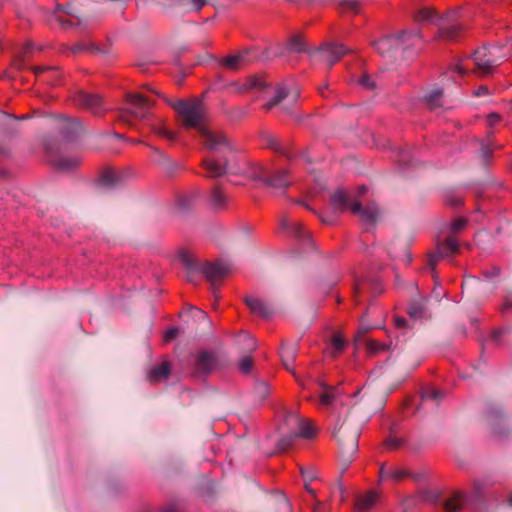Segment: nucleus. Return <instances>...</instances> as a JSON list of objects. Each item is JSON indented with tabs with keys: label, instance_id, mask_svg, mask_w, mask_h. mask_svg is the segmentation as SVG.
<instances>
[{
	"label": "nucleus",
	"instance_id": "1",
	"mask_svg": "<svg viewBox=\"0 0 512 512\" xmlns=\"http://www.w3.org/2000/svg\"><path fill=\"white\" fill-rule=\"evenodd\" d=\"M172 107L177 112L183 127L198 131L203 146L210 153L203 160L206 175L221 176L227 169V157L232 153L231 146L222 132L208 126L202 101L179 100L174 102Z\"/></svg>",
	"mask_w": 512,
	"mask_h": 512
},
{
	"label": "nucleus",
	"instance_id": "2",
	"mask_svg": "<svg viewBox=\"0 0 512 512\" xmlns=\"http://www.w3.org/2000/svg\"><path fill=\"white\" fill-rule=\"evenodd\" d=\"M461 9H451L439 16L434 8H421L415 16L419 24H434L438 27L439 37L444 40H457L464 32L465 25L461 22Z\"/></svg>",
	"mask_w": 512,
	"mask_h": 512
},
{
	"label": "nucleus",
	"instance_id": "3",
	"mask_svg": "<svg viewBox=\"0 0 512 512\" xmlns=\"http://www.w3.org/2000/svg\"><path fill=\"white\" fill-rule=\"evenodd\" d=\"M238 92L259 91L263 97L272 96V98L264 104L265 110H270L278 105L283 99L289 98L291 102H296L299 97V91L296 87L288 89L287 84L281 83L277 86H271L261 77H249L242 83H235Z\"/></svg>",
	"mask_w": 512,
	"mask_h": 512
},
{
	"label": "nucleus",
	"instance_id": "4",
	"mask_svg": "<svg viewBox=\"0 0 512 512\" xmlns=\"http://www.w3.org/2000/svg\"><path fill=\"white\" fill-rule=\"evenodd\" d=\"M495 51L494 47L477 48L472 55L459 59L453 71L458 77H464L470 73L478 77L486 76L499 64L495 57Z\"/></svg>",
	"mask_w": 512,
	"mask_h": 512
},
{
	"label": "nucleus",
	"instance_id": "5",
	"mask_svg": "<svg viewBox=\"0 0 512 512\" xmlns=\"http://www.w3.org/2000/svg\"><path fill=\"white\" fill-rule=\"evenodd\" d=\"M375 50L383 57L394 56L398 50L408 52L422 47V37L417 31H403L396 36H385L373 43Z\"/></svg>",
	"mask_w": 512,
	"mask_h": 512
},
{
	"label": "nucleus",
	"instance_id": "6",
	"mask_svg": "<svg viewBox=\"0 0 512 512\" xmlns=\"http://www.w3.org/2000/svg\"><path fill=\"white\" fill-rule=\"evenodd\" d=\"M332 208L337 212L351 211L358 215L362 223L369 228L379 217V210L375 204L362 208L357 200L352 199L344 190H337L330 200Z\"/></svg>",
	"mask_w": 512,
	"mask_h": 512
},
{
	"label": "nucleus",
	"instance_id": "7",
	"mask_svg": "<svg viewBox=\"0 0 512 512\" xmlns=\"http://www.w3.org/2000/svg\"><path fill=\"white\" fill-rule=\"evenodd\" d=\"M233 172L252 179L263 180L274 189L284 190L291 184L288 170L281 169L272 172L269 166L260 163H245L244 167Z\"/></svg>",
	"mask_w": 512,
	"mask_h": 512
},
{
	"label": "nucleus",
	"instance_id": "8",
	"mask_svg": "<svg viewBox=\"0 0 512 512\" xmlns=\"http://www.w3.org/2000/svg\"><path fill=\"white\" fill-rule=\"evenodd\" d=\"M281 431L287 434L278 442V449L285 451L292 446L298 437L311 438L315 435V429L312 425L294 413L286 415L281 426Z\"/></svg>",
	"mask_w": 512,
	"mask_h": 512
},
{
	"label": "nucleus",
	"instance_id": "9",
	"mask_svg": "<svg viewBox=\"0 0 512 512\" xmlns=\"http://www.w3.org/2000/svg\"><path fill=\"white\" fill-rule=\"evenodd\" d=\"M348 429L345 427H341L334 436L337 438L340 445V459L339 465L341 469V473L347 470L350 463L353 461L355 454L358 451V440L360 437L359 429H355L350 435H348Z\"/></svg>",
	"mask_w": 512,
	"mask_h": 512
},
{
	"label": "nucleus",
	"instance_id": "10",
	"mask_svg": "<svg viewBox=\"0 0 512 512\" xmlns=\"http://www.w3.org/2000/svg\"><path fill=\"white\" fill-rule=\"evenodd\" d=\"M128 103L131 109L121 115V120L129 122L130 117L144 118L148 114L150 107L153 105L154 100L149 96H144L141 93H132L128 95Z\"/></svg>",
	"mask_w": 512,
	"mask_h": 512
},
{
	"label": "nucleus",
	"instance_id": "11",
	"mask_svg": "<svg viewBox=\"0 0 512 512\" xmlns=\"http://www.w3.org/2000/svg\"><path fill=\"white\" fill-rule=\"evenodd\" d=\"M200 271L211 283L213 293L216 296V285L230 273L231 265L228 262L222 260L216 262H208L201 266Z\"/></svg>",
	"mask_w": 512,
	"mask_h": 512
},
{
	"label": "nucleus",
	"instance_id": "12",
	"mask_svg": "<svg viewBox=\"0 0 512 512\" xmlns=\"http://www.w3.org/2000/svg\"><path fill=\"white\" fill-rule=\"evenodd\" d=\"M346 53L348 50L343 45L327 44L314 51L311 56L313 60L323 62L327 68H331Z\"/></svg>",
	"mask_w": 512,
	"mask_h": 512
},
{
	"label": "nucleus",
	"instance_id": "13",
	"mask_svg": "<svg viewBox=\"0 0 512 512\" xmlns=\"http://www.w3.org/2000/svg\"><path fill=\"white\" fill-rule=\"evenodd\" d=\"M74 103L95 115H100L106 110L103 100L98 94L78 92L74 97Z\"/></svg>",
	"mask_w": 512,
	"mask_h": 512
},
{
	"label": "nucleus",
	"instance_id": "14",
	"mask_svg": "<svg viewBox=\"0 0 512 512\" xmlns=\"http://www.w3.org/2000/svg\"><path fill=\"white\" fill-rule=\"evenodd\" d=\"M459 249L457 239L454 236H449L445 241H438L436 250L429 257V264L435 266L436 263L445 257L453 256Z\"/></svg>",
	"mask_w": 512,
	"mask_h": 512
},
{
	"label": "nucleus",
	"instance_id": "15",
	"mask_svg": "<svg viewBox=\"0 0 512 512\" xmlns=\"http://www.w3.org/2000/svg\"><path fill=\"white\" fill-rule=\"evenodd\" d=\"M219 365L217 356L211 352H200L195 359V372L206 374L215 370Z\"/></svg>",
	"mask_w": 512,
	"mask_h": 512
},
{
	"label": "nucleus",
	"instance_id": "16",
	"mask_svg": "<svg viewBox=\"0 0 512 512\" xmlns=\"http://www.w3.org/2000/svg\"><path fill=\"white\" fill-rule=\"evenodd\" d=\"M245 302L253 314L260 316L262 318L268 319L274 313L273 306L259 297L248 296L245 299Z\"/></svg>",
	"mask_w": 512,
	"mask_h": 512
},
{
	"label": "nucleus",
	"instance_id": "17",
	"mask_svg": "<svg viewBox=\"0 0 512 512\" xmlns=\"http://www.w3.org/2000/svg\"><path fill=\"white\" fill-rule=\"evenodd\" d=\"M486 417L493 433L498 434V427L505 422L502 406L500 404H492L486 412Z\"/></svg>",
	"mask_w": 512,
	"mask_h": 512
},
{
	"label": "nucleus",
	"instance_id": "18",
	"mask_svg": "<svg viewBox=\"0 0 512 512\" xmlns=\"http://www.w3.org/2000/svg\"><path fill=\"white\" fill-rule=\"evenodd\" d=\"M408 475H409L408 471L403 468H399V467L386 468V466L384 464H382L380 466V470H379L380 481L398 482V481H401L402 479H404L405 477H407Z\"/></svg>",
	"mask_w": 512,
	"mask_h": 512
},
{
	"label": "nucleus",
	"instance_id": "19",
	"mask_svg": "<svg viewBox=\"0 0 512 512\" xmlns=\"http://www.w3.org/2000/svg\"><path fill=\"white\" fill-rule=\"evenodd\" d=\"M49 159L55 167L61 170H70L78 166L81 162V158L78 155L60 157L49 155Z\"/></svg>",
	"mask_w": 512,
	"mask_h": 512
},
{
	"label": "nucleus",
	"instance_id": "20",
	"mask_svg": "<svg viewBox=\"0 0 512 512\" xmlns=\"http://www.w3.org/2000/svg\"><path fill=\"white\" fill-rule=\"evenodd\" d=\"M280 358L285 369L292 372L296 358V347L294 345H283L280 349Z\"/></svg>",
	"mask_w": 512,
	"mask_h": 512
},
{
	"label": "nucleus",
	"instance_id": "21",
	"mask_svg": "<svg viewBox=\"0 0 512 512\" xmlns=\"http://www.w3.org/2000/svg\"><path fill=\"white\" fill-rule=\"evenodd\" d=\"M377 493L371 491L365 495H361L356 499L355 510L356 512H367L377 502Z\"/></svg>",
	"mask_w": 512,
	"mask_h": 512
},
{
	"label": "nucleus",
	"instance_id": "22",
	"mask_svg": "<svg viewBox=\"0 0 512 512\" xmlns=\"http://www.w3.org/2000/svg\"><path fill=\"white\" fill-rule=\"evenodd\" d=\"M282 229L292 233L298 238H305L308 236V233L304 230L302 224L295 220L289 219L287 217L281 220Z\"/></svg>",
	"mask_w": 512,
	"mask_h": 512
},
{
	"label": "nucleus",
	"instance_id": "23",
	"mask_svg": "<svg viewBox=\"0 0 512 512\" xmlns=\"http://www.w3.org/2000/svg\"><path fill=\"white\" fill-rule=\"evenodd\" d=\"M466 505V496L462 493H455L445 501L444 507L447 512H459Z\"/></svg>",
	"mask_w": 512,
	"mask_h": 512
},
{
	"label": "nucleus",
	"instance_id": "24",
	"mask_svg": "<svg viewBox=\"0 0 512 512\" xmlns=\"http://www.w3.org/2000/svg\"><path fill=\"white\" fill-rule=\"evenodd\" d=\"M178 258L189 273L200 271L201 266L198 265L194 255L187 249H181L178 252Z\"/></svg>",
	"mask_w": 512,
	"mask_h": 512
},
{
	"label": "nucleus",
	"instance_id": "25",
	"mask_svg": "<svg viewBox=\"0 0 512 512\" xmlns=\"http://www.w3.org/2000/svg\"><path fill=\"white\" fill-rule=\"evenodd\" d=\"M170 373V364L168 362H162L159 366L154 367L149 375L148 378L151 382H158L163 379H166L169 376Z\"/></svg>",
	"mask_w": 512,
	"mask_h": 512
},
{
	"label": "nucleus",
	"instance_id": "26",
	"mask_svg": "<svg viewBox=\"0 0 512 512\" xmlns=\"http://www.w3.org/2000/svg\"><path fill=\"white\" fill-rule=\"evenodd\" d=\"M423 99L429 108L436 109L443 104V93L439 88H434Z\"/></svg>",
	"mask_w": 512,
	"mask_h": 512
},
{
	"label": "nucleus",
	"instance_id": "27",
	"mask_svg": "<svg viewBox=\"0 0 512 512\" xmlns=\"http://www.w3.org/2000/svg\"><path fill=\"white\" fill-rule=\"evenodd\" d=\"M245 62H246V54L245 53L230 55V56L225 57L222 60L223 66L228 69H231V70L239 69Z\"/></svg>",
	"mask_w": 512,
	"mask_h": 512
},
{
	"label": "nucleus",
	"instance_id": "28",
	"mask_svg": "<svg viewBox=\"0 0 512 512\" xmlns=\"http://www.w3.org/2000/svg\"><path fill=\"white\" fill-rule=\"evenodd\" d=\"M346 342L340 334H334L331 339L330 354L337 357L345 348Z\"/></svg>",
	"mask_w": 512,
	"mask_h": 512
},
{
	"label": "nucleus",
	"instance_id": "29",
	"mask_svg": "<svg viewBox=\"0 0 512 512\" xmlns=\"http://www.w3.org/2000/svg\"><path fill=\"white\" fill-rule=\"evenodd\" d=\"M153 131L156 135H158L168 141H175L177 138V133L175 131L169 130L162 123L154 125Z\"/></svg>",
	"mask_w": 512,
	"mask_h": 512
},
{
	"label": "nucleus",
	"instance_id": "30",
	"mask_svg": "<svg viewBox=\"0 0 512 512\" xmlns=\"http://www.w3.org/2000/svg\"><path fill=\"white\" fill-rule=\"evenodd\" d=\"M337 390L334 387L324 385L323 391L320 395V403L323 406H328L332 403L333 399L336 397Z\"/></svg>",
	"mask_w": 512,
	"mask_h": 512
},
{
	"label": "nucleus",
	"instance_id": "31",
	"mask_svg": "<svg viewBox=\"0 0 512 512\" xmlns=\"http://www.w3.org/2000/svg\"><path fill=\"white\" fill-rule=\"evenodd\" d=\"M238 344L242 345L243 349L252 351L256 348L255 339L248 333L242 332L237 337Z\"/></svg>",
	"mask_w": 512,
	"mask_h": 512
},
{
	"label": "nucleus",
	"instance_id": "32",
	"mask_svg": "<svg viewBox=\"0 0 512 512\" xmlns=\"http://www.w3.org/2000/svg\"><path fill=\"white\" fill-rule=\"evenodd\" d=\"M254 393L259 400L266 399L270 394V387L268 383L261 381L255 385Z\"/></svg>",
	"mask_w": 512,
	"mask_h": 512
},
{
	"label": "nucleus",
	"instance_id": "33",
	"mask_svg": "<svg viewBox=\"0 0 512 512\" xmlns=\"http://www.w3.org/2000/svg\"><path fill=\"white\" fill-rule=\"evenodd\" d=\"M226 202V196L220 187H215L212 191V203L216 208H221Z\"/></svg>",
	"mask_w": 512,
	"mask_h": 512
},
{
	"label": "nucleus",
	"instance_id": "34",
	"mask_svg": "<svg viewBox=\"0 0 512 512\" xmlns=\"http://www.w3.org/2000/svg\"><path fill=\"white\" fill-rule=\"evenodd\" d=\"M289 50L292 52H302L305 50V43L302 37L293 36L288 44Z\"/></svg>",
	"mask_w": 512,
	"mask_h": 512
},
{
	"label": "nucleus",
	"instance_id": "35",
	"mask_svg": "<svg viewBox=\"0 0 512 512\" xmlns=\"http://www.w3.org/2000/svg\"><path fill=\"white\" fill-rule=\"evenodd\" d=\"M422 398L425 400L438 401L443 398V395L438 389L430 387L423 392Z\"/></svg>",
	"mask_w": 512,
	"mask_h": 512
},
{
	"label": "nucleus",
	"instance_id": "36",
	"mask_svg": "<svg viewBox=\"0 0 512 512\" xmlns=\"http://www.w3.org/2000/svg\"><path fill=\"white\" fill-rule=\"evenodd\" d=\"M301 475L305 481L306 490L309 493L314 494V491L309 487L308 482L312 481L316 477L315 471L313 469H301Z\"/></svg>",
	"mask_w": 512,
	"mask_h": 512
},
{
	"label": "nucleus",
	"instance_id": "37",
	"mask_svg": "<svg viewBox=\"0 0 512 512\" xmlns=\"http://www.w3.org/2000/svg\"><path fill=\"white\" fill-rule=\"evenodd\" d=\"M408 313L414 319L421 318L425 314V307L420 303L413 304L410 306Z\"/></svg>",
	"mask_w": 512,
	"mask_h": 512
},
{
	"label": "nucleus",
	"instance_id": "38",
	"mask_svg": "<svg viewBox=\"0 0 512 512\" xmlns=\"http://www.w3.org/2000/svg\"><path fill=\"white\" fill-rule=\"evenodd\" d=\"M253 368V359L250 356L244 357L239 363V370L243 374H249Z\"/></svg>",
	"mask_w": 512,
	"mask_h": 512
},
{
	"label": "nucleus",
	"instance_id": "39",
	"mask_svg": "<svg viewBox=\"0 0 512 512\" xmlns=\"http://www.w3.org/2000/svg\"><path fill=\"white\" fill-rule=\"evenodd\" d=\"M267 146L283 155H287L285 149L281 146L280 142L275 137H268Z\"/></svg>",
	"mask_w": 512,
	"mask_h": 512
},
{
	"label": "nucleus",
	"instance_id": "40",
	"mask_svg": "<svg viewBox=\"0 0 512 512\" xmlns=\"http://www.w3.org/2000/svg\"><path fill=\"white\" fill-rule=\"evenodd\" d=\"M466 224L467 220L465 218H458L451 223L450 230L453 234L459 233L465 228Z\"/></svg>",
	"mask_w": 512,
	"mask_h": 512
},
{
	"label": "nucleus",
	"instance_id": "41",
	"mask_svg": "<svg viewBox=\"0 0 512 512\" xmlns=\"http://www.w3.org/2000/svg\"><path fill=\"white\" fill-rule=\"evenodd\" d=\"M385 349H386L385 345L377 342L376 340H369L367 342V350L371 354H377L378 352L383 351Z\"/></svg>",
	"mask_w": 512,
	"mask_h": 512
},
{
	"label": "nucleus",
	"instance_id": "42",
	"mask_svg": "<svg viewBox=\"0 0 512 512\" xmlns=\"http://www.w3.org/2000/svg\"><path fill=\"white\" fill-rule=\"evenodd\" d=\"M116 178V173L113 170H107L101 176V182L105 185H112Z\"/></svg>",
	"mask_w": 512,
	"mask_h": 512
},
{
	"label": "nucleus",
	"instance_id": "43",
	"mask_svg": "<svg viewBox=\"0 0 512 512\" xmlns=\"http://www.w3.org/2000/svg\"><path fill=\"white\" fill-rule=\"evenodd\" d=\"M358 83L363 87V88H366V89H373L376 84L375 82L372 80L371 76L367 75V74H364L363 76H361L359 79H358Z\"/></svg>",
	"mask_w": 512,
	"mask_h": 512
},
{
	"label": "nucleus",
	"instance_id": "44",
	"mask_svg": "<svg viewBox=\"0 0 512 512\" xmlns=\"http://www.w3.org/2000/svg\"><path fill=\"white\" fill-rule=\"evenodd\" d=\"M179 333V329L176 327H171L164 332L163 340L165 343L171 342L173 339L177 337Z\"/></svg>",
	"mask_w": 512,
	"mask_h": 512
},
{
	"label": "nucleus",
	"instance_id": "45",
	"mask_svg": "<svg viewBox=\"0 0 512 512\" xmlns=\"http://www.w3.org/2000/svg\"><path fill=\"white\" fill-rule=\"evenodd\" d=\"M339 3L348 10L357 11L360 0H339Z\"/></svg>",
	"mask_w": 512,
	"mask_h": 512
},
{
	"label": "nucleus",
	"instance_id": "46",
	"mask_svg": "<svg viewBox=\"0 0 512 512\" xmlns=\"http://www.w3.org/2000/svg\"><path fill=\"white\" fill-rule=\"evenodd\" d=\"M512 307V301L509 297H505L501 306H500V312L503 316H509L511 312Z\"/></svg>",
	"mask_w": 512,
	"mask_h": 512
},
{
	"label": "nucleus",
	"instance_id": "47",
	"mask_svg": "<svg viewBox=\"0 0 512 512\" xmlns=\"http://www.w3.org/2000/svg\"><path fill=\"white\" fill-rule=\"evenodd\" d=\"M208 0H189L191 10L200 11L207 4Z\"/></svg>",
	"mask_w": 512,
	"mask_h": 512
},
{
	"label": "nucleus",
	"instance_id": "48",
	"mask_svg": "<svg viewBox=\"0 0 512 512\" xmlns=\"http://www.w3.org/2000/svg\"><path fill=\"white\" fill-rule=\"evenodd\" d=\"M385 445L390 449H395L400 446V440L395 437H389L385 440Z\"/></svg>",
	"mask_w": 512,
	"mask_h": 512
},
{
	"label": "nucleus",
	"instance_id": "49",
	"mask_svg": "<svg viewBox=\"0 0 512 512\" xmlns=\"http://www.w3.org/2000/svg\"><path fill=\"white\" fill-rule=\"evenodd\" d=\"M487 121L490 126H493L501 121V116L497 113H491L488 115Z\"/></svg>",
	"mask_w": 512,
	"mask_h": 512
},
{
	"label": "nucleus",
	"instance_id": "50",
	"mask_svg": "<svg viewBox=\"0 0 512 512\" xmlns=\"http://www.w3.org/2000/svg\"><path fill=\"white\" fill-rule=\"evenodd\" d=\"M503 335V330H496L492 333L491 340L494 341L495 343H498Z\"/></svg>",
	"mask_w": 512,
	"mask_h": 512
},
{
	"label": "nucleus",
	"instance_id": "51",
	"mask_svg": "<svg viewBox=\"0 0 512 512\" xmlns=\"http://www.w3.org/2000/svg\"><path fill=\"white\" fill-rule=\"evenodd\" d=\"M488 93V88L486 86H480L477 90L474 91L475 96L486 95Z\"/></svg>",
	"mask_w": 512,
	"mask_h": 512
},
{
	"label": "nucleus",
	"instance_id": "52",
	"mask_svg": "<svg viewBox=\"0 0 512 512\" xmlns=\"http://www.w3.org/2000/svg\"><path fill=\"white\" fill-rule=\"evenodd\" d=\"M48 70H51V68H48V67H35V68H34V73H35V75L38 77V76H40L43 72L48 71Z\"/></svg>",
	"mask_w": 512,
	"mask_h": 512
},
{
	"label": "nucleus",
	"instance_id": "53",
	"mask_svg": "<svg viewBox=\"0 0 512 512\" xmlns=\"http://www.w3.org/2000/svg\"><path fill=\"white\" fill-rule=\"evenodd\" d=\"M395 323L397 327H404L406 320L404 318H396Z\"/></svg>",
	"mask_w": 512,
	"mask_h": 512
},
{
	"label": "nucleus",
	"instance_id": "54",
	"mask_svg": "<svg viewBox=\"0 0 512 512\" xmlns=\"http://www.w3.org/2000/svg\"><path fill=\"white\" fill-rule=\"evenodd\" d=\"M491 152L488 147L482 148V156L484 159H487L490 156Z\"/></svg>",
	"mask_w": 512,
	"mask_h": 512
},
{
	"label": "nucleus",
	"instance_id": "55",
	"mask_svg": "<svg viewBox=\"0 0 512 512\" xmlns=\"http://www.w3.org/2000/svg\"><path fill=\"white\" fill-rule=\"evenodd\" d=\"M368 188L365 185H362L358 188V194L363 195L367 192Z\"/></svg>",
	"mask_w": 512,
	"mask_h": 512
},
{
	"label": "nucleus",
	"instance_id": "56",
	"mask_svg": "<svg viewBox=\"0 0 512 512\" xmlns=\"http://www.w3.org/2000/svg\"><path fill=\"white\" fill-rule=\"evenodd\" d=\"M195 312H197L201 317L207 318V314L204 311L195 309Z\"/></svg>",
	"mask_w": 512,
	"mask_h": 512
},
{
	"label": "nucleus",
	"instance_id": "57",
	"mask_svg": "<svg viewBox=\"0 0 512 512\" xmlns=\"http://www.w3.org/2000/svg\"><path fill=\"white\" fill-rule=\"evenodd\" d=\"M338 489H339V492L341 494V500H343L344 488H343V486L341 484H339Z\"/></svg>",
	"mask_w": 512,
	"mask_h": 512
},
{
	"label": "nucleus",
	"instance_id": "58",
	"mask_svg": "<svg viewBox=\"0 0 512 512\" xmlns=\"http://www.w3.org/2000/svg\"><path fill=\"white\" fill-rule=\"evenodd\" d=\"M500 274V270L498 268H494L493 269V274L491 275L492 276H498Z\"/></svg>",
	"mask_w": 512,
	"mask_h": 512
},
{
	"label": "nucleus",
	"instance_id": "59",
	"mask_svg": "<svg viewBox=\"0 0 512 512\" xmlns=\"http://www.w3.org/2000/svg\"><path fill=\"white\" fill-rule=\"evenodd\" d=\"M321 220H322V222H324V223H326V224H332V221H331V220H329V219L322 218Z\"/></svg>",
	"mask_w": 512,
	"mask_h": 512
},
{
	"label": "nucleus",
	"instance_id": "60",
	"mask_svg": "<svg viewBox=\"0 0 512 512\" xmlns=\"http://www.w3.org/2000/svg\"><path fill=\"white\" fill-rule=\"evenodd\" d=\"M461 204V200H457L455 203H453V205H460Z\"/></svg>",
	"mask_w": 512,
	"mask_h": 512
},
{
	"label": "nucleus",
	"instance_id": "61",
	"mask_svg": "<svg viewBox=\"0 0 512 512\" xmlns=\"http://www.w3.org/2000/svg\"><path fill=\"white\" fill-rule=\"evenodd\" d=\"M314 512H321L319 509L315 510Z\"/></svg>",
	"mask_w": 512,
	"mask_h": 512
}]
</instances>
